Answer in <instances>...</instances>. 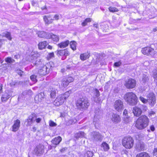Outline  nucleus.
<instances>
[{"label":"nucleus","mask_w":157,"mask_h":157,"mask_svg":"<svg viewBox=\"0 0 157 157\" xmlns=\"http://www.w3.org/2000/svg\"><path fill=\"white\" fill-rule=\"evenodd\" d=\"M149 122V119L146 116L142 115L136 120L135 126L139 129H143L148 126Z\"/></svg>","instance_id":"1"},{"label":"nucleus","mask_w":157,"mask_h":157,"mask_svg":"<svg viewBox=\"0 0 157 157\" xmlns=\"http://www.w3.org/2000/svg\"><path fill=\"white\" fill-rule=\"evenodd\" d=\"M124 98L129 105L134 106L137 103L138 98L136 95L132 92L126 93L124 95Z\"/></svg>","instance_id":"2"},{"label":"nucleus","mask_w":157,"mask_h":157,"mask_svg":"<svg viewBox=\"0 0 157 157\" xmlns=\"http://www.w3.org/2000/svg\"><path fill=\"white\" fill-rule=\"evenodd\" d=\"M90 105L88 99L85 97L80 98L76 103V105L78 109L82 110L86 109Z\"/></svg>","instance_id":"3"},{"label":"nucleus","mask_w":157,"mask_h":157,"mask_svg":"<svg viewBox=\"0 0 157 157\" xmlns=\"http://www.w3.org/2000/svg\"><path fill=\"white\" fill-rule=\"evenodd\" d=\"M52 62H49L45 65H42L38 71L39 74L41 75H45L48 74L49 72L51 67H52Z\"/></svg>","instance_id":"4"},{"label":"nucleus","mask_w":157,"mask_h":157,"mask_svg":"<svg viewBox=\"0 0 157 157\" xmlns=\"http://www.w3.org/2000/svg\"><path fill=\"white\" fill-rule=\"evenodd\" d=\"M123 145L127 149H131L134 145V140L131 137H124L122 140Z\"/></svg>","instance_id":"5"},{"label":"nucleus","mask_w":157,"mask_h":157,"mask_svg":"<svg viewBox=\"0 0 157 157\" xmlns=\"http://www.w3.org/2000/svg\"><path fill=\"white\" fill-rule=\"evenodd\" d=\"M38 35L39 37L43 38L52 39H59L58 36L56 35H54L52 33H47L44 31L38 32Z\"/></svg>","instance_id":"6"},{"label":"nucleus","mask_w":157,"mask_h":157,"mask_svg":"<svg viewBox=\"0 0 157 157\" xmlns=\"http://www.w3.org/2000/svg\"><path fill=\"white\" fill-rule=\"evenodd\" d=\"M136 85V81L134 79L130 78L125 81L124 85L128 89H132L135 88Z\"/></svg>","instance_id":"7"},{"label":"nucleus","mask_w":157,"mask_h":157,"mask_svg":"<svg viewBox=\"0 0 157 157\" xmlns=\"http://www.w3.org/2000/svg\"><path fill=\"white\" fill-rule=\"evenodd\" d=\"M91 139L94 142L101 141L103 136L98 132H93L91 134Z\"/></svg>","instance_id":"8"},{"label":"nucleus","mask_w":157,"mask_h":157,"mask_svg":"<svg viewBox=\"0 0 157 157\" xmlns=\"http://www.w3.org/2000/svg\"><path fill=\"white\" fill-rule=\"evenodd\" d=\"M124 103L121 100H116L114 103V108L115 110L119 112L122 111L124 108Z\"/></svg>","instance_id":"9"},{"label":"nucleus","mask_w":157,"mask_h":157,"mask_svg":"<svg viewBox=\"0 0 157 157\" xmlns=\"http://www.w3.org/2000/svg\"><path fill=\"white\" fill-rule=\"evenodd\" d=\"M44 146L40 144L35 147L34 150V152L37 156H40L44 152Z\"/></svg>","instance_id":"10"},{"label":"nucleus","mask_w":157,"mask_h":157,"mask_svg":"<svg viewBox=\"0 0 157 157\" xmlns=\"http://www.w3.org/2000/svg\"><path fill=\"white\" fill-rule=\"evenodd\" d=\"M147 100L150 104L153 106L156 103L155 95L153 93H149L147 95Z\"/></svg>","instance_id":"11"},{"label":"nucleus","mask_w":157,"mask_h":157,"mask_svg":"<svg viewBox=\"0 0 157 157\" xmlns=\"http://www.w3.org/2000/svg\"><path fill=\"white\" fill-rule=\"evenodd\" d=\"M141 52L144 55H152L154 54V49L150 47H146L143 48Z\"/></svg>","instance_id":"12"},{"label":"nucleus","mask_w":157,"mask_h":157,"mask_svg":"<svg viewBox=\"0 0 157 157\" xmlns=\"http://www.w3.org/2000/svg\"><path fill=\"white\" fill-rule=\"evenodd\" d=\"M135 147L138 151H144L145 149V144L143 142L139 141L136 143Z\"/></svg>","instance_id":"13"},{"label":"nucleus","mask_w":157,"mask_h":157,"mask_svg":"<svg viewBox=\"0 0 157 157\" xmlns=\"http://www.w3.org/2000/svg\"><path fill=\"white\" fill-rule=\"evenodd\" d=\"M36 117V115L34 113H32L30 115L26 120V122H27L26 124L27 126L31 125L35 121L34 118Z\"/></svg>","instance_id":"14"},{"label":"nucleus","mask_w":157,"mask_h":157,"mask_svg":"<svg viewBox=\"0 0 157 157\" xmlns=\"http://www.w3.org/2000/svg\"><path fill=\"white\" fill-rule=\"evenodd\" d=\"M65 100L63 96H59L54 101V104L56 106H59L62 105Z\"/></svg>","instance_id":"15"},{"label":"nucleus","mask_w":157,"mask_h":157,"mask_svg":"<svg viewBox=\"0 0 157 157\" xmlns=\"http://www.w3.org/2000/svg\"><path fill=\"white\" fill-rule=\"evenodd\" d=\"M45 95L43 93H40L36 95L35 98V100L36 103L41 102L45 98Z\"/></svg>","instance_id":"16"},{"label":"nucleus","mask_w":157,"mask_h":157,"mask_svg":"<svg viewBox=\"0 0 157 157\" xmlns=\"http://www.w3.org/2000/svg\"><path fill=\"white\" fill-rule=\"evenodd\" d=\"M20 126V121L18 119L14 121V123L12 127V131L14 132L17 131Z\"/></svg>","instance_id":"17"},{"label":"nucleus","mask_w":157,"mask_h":157,"mask_svg":"<svg viewBox=\"0 0 157 157\" xmlns=\"http://www.w3.org/2000/svg\"><path fill=\"white\" fill-rule=\"evenodd\" d=\"M132 112L135 116L138 117L141 115L142 111L140 108L137 106H135L133 108Z\"/></svg>","instance_id":"18"},{"label":"nucleus","mask_w":157,"mask_h":157,"mask_svg":"<svg viewBox=\"0 0 157 157\" xmlns=\"http://www.w3.org/2000/svg\"><path fill=\"white\" fill-rule=\"evenodd\" d=\"M111 119L112 121L116 123H118L121 121V118L120 116L117 114L113 113L112 115Z\"/></svg>","instance_id":"19"},{"label":"nucleus","mask_w":157,"mask_h":157,"mask_svg":"<svg viewBox=\"0 0 157 157\" xmlns=\"http://www.w3.org/2000/svg\"><path fill=\"white\" fill-rule=\"evenodd\" d=\"M43 18L46 24H49L52 22L53 20L52 18L51 15L44 16Z\"/></svg>","instance_id":"20"},{"label":"nucleus","mask_w":157,"mask_h":157,"mask_svg":"<svg viewBox=\"0 0 157 157\" xmlns=\"http://www.w3.org/2000/svg\"><path fill=\"white\" fill-rule=\"evenodd\" d=\"M61 140V137L60 136H58L54 138L52 140V142L53 144L57 145L59 144Z\"/></svg>","instance_id":"21"},{"label":"nucleus","mask_w":157,"mask_h":157,"mask_svg":"<svg viewBox=\"0 0 157 157\" xmlns=\"http://www.w3.org/2000/svg\"><path fill=\"white\" fill-rule=\"evenodd\" d=\"M90 56V53L87 52L81 54L80 56V58L82 60H84L88 59Z\"/></svg>","instance_id":"22"},{"label":"nucleus","mask_w":157,"mask_h":157,"mask_svg":"<svg viewBox=\"0 0 157 157\" xmlns=\"http://www.w3.org/2000/svg\"><path fill=\"white\" fill-rule=\"evenodd\" d=\"M47 44V42L46 41L40 42L39 43L38 46L39 49L42 50L45 48Z\"/></svg>","instance_id":"23"},{"label":"nucleus","mask_w":157,"mask_h":157,"mask_svg":"<svg viewBox=\"0 0 157 157\" xmlns=\"http://www.w3.org/2000/svg\"><path fill=\"white\" fill-rule=\"evenodd\" d=\"M0 36H2V37H6L8 39H11L12 38L11 36L10 33L8 32L2 33V34H0Z\"/></svg>","instance_id":"24"},{"label":"nucleus","mask_w":157,"mask_h":157,"mask_svg":"<svg viewBox=\"0 0 157 157\" xmlns=\"http://www.w3.org/2000/svg\"><path fill=\"white\" fill-rule=\"evenodd\" d=\"M69 43V41L67 40L65 42H62L58 44V46L61 48H64L67 47Z\"/></svg>","instance_id":"25"},{"label":"nucleus","mask_w":157,"mask_h":157,"mask_svg":"<svg viewBox=\"0 0 157 157\" xmlns=\"http://www.w3.org/2000/svg\"><path fill=\"white\" fill-rule=\"evenodd\" d=\"M136 157H150V156L147 153L143 152L137 154Z\"/></svg>","instance_id":"26"},{"label":"nucleus","mask_w":157,"mask_h":157,"mask_svg":"<svg viewBox=\"0 0 157 157\" xmlns=\"http://www.w3.org/2000/svg\"><path fill=\"white\" fill-rule=\"evenodd\" d=\"M9 96H8V94L5 92V93L2 95L1 99L2 102L5 101L10 98Z\"/></svg>","instance_id":"27"},{"label":"nucleus","mask_w":157,"mask_h":157,"mask_svg":"<svg viewBox=\"0 0 157 157\" xmlns=\"http://www.w3.org/2000/svg\"><path fill=\"white\" fill-rule=\"evenodd\" d=\"M101 146L102 147H103V149L105 151H107L109 148V145L105 142L102 143Z\"/></svg>","instance_id":"28"},{"label":"nucleus","mask_w":157,"mask_h":157,"mask_svg":"<svg viewBox=\"0 0 157 157\" xmlns=\"http://www.w3.org/2000/svg\"><path fill=\"white\" fill-rule=\"evenodd\" d=\"M50 97L52 98H54L56 96V90L55 88H52L51 90Z\"/></svg>","instance_id":"29"},{"label":"nucleus","mask_w":157,"mask_h":157,"mask_svg":"<svg viewBox=\"0 0 157 157\" xmlns=\"http://www.w3.org/2000/svg\"><path fill=\"white\" fill-rule=\"evenodd\" d=\"M76 44L77 43L76 42L74 41H71L70 43V45L71 48L73 50H76Z\"/></svg>","instance_id":"30"},{"label":"nucleus","mask_w":157,"mask_h":157,"mask_svg":"<svg viewBox=\"0 0 157 157\" xmlns=\"http://www.w3.org/2000/svg\"><path fill=\"white\" fill-rule=\"evenodd\" d=\"M85 133L83 132H80L75 134V137L78 139L79 138H82L84 136Z\"/></svg>","instance_id":"31"},{"label":"nucleus","mask_w":157,"mask_h":157,"mask_svg":"<svg viewBox=\"0 0 157 157\" xmlns=\"http://www.w3.org/2000/svg\"><path fill=\"white\" fill-rule=\"evenodd\" d=\"M5 61L7 63L10 64H12L15 62L14 60L10 57L6 58Z\"/></svg>","instance_id":"32"},{"label":"nucleus","mask_w":157,"mask_h":157,"mask_svg":"<svg viewBox=\"0 0 157 157\" xmlns=\"http://www.w3.org/2000/svg\"><path fill=\"white\" fill-rule=\"evenodd\" d=\"M32 94V92L30 90H25L22 93V95L24 96L26 95H31Z\"/></svg>","instance_id":"33"},{"label":"nucleus","mask_w":157,"mask_h":157,"mask_svg":"<svg viewBox=\"0 0 157 157\" xmlns=\"http://www.w3.org/2000/svg\"><path fill=\"white\" fill-rule=\"evenodd\" d=\"M91 18H87L86 19L85 21L82 23V26H84L86 25L87 23L91 22Z\"/></svg>","instance_id":"34"},{"label":"nucleus","mask_w":157,"mask_h":157,"mask_svg":"<svg viewBox=\"0 0 157 157\" xmlns=\"http://www.w3.org/2000/svg\"><path fill=\"white\" fill-rule=\"evenodd\" d=\"M93 155V153L90 151H88L84 155V157H92Z\"/></svg>","instance_id":"35"},{"label":"nucleus","mask_w":157,"mask_h":157,"mask_svg":"<svg viewBox=\"0 0 157 157\" xmlns=\"http://www.w3.org/2000/svg\"><path fill=\"white\" fill-rule=\"evenodd\" d=\"M65 50H61L59 51H58L57 53V54L58 56H64V55H65Z\"/></svg>","instance_id":"36"},{"label":"nucleus","mask_w":157,"mask_h":157,"mask_svg":"<svg viewBox=\"0 0 157 157\" xmlns=\"http://www.w3.org/2000/svg\"><path fill=\"white\" fill-rule=\"evenodd\" d=\"M99 116H95L94 119V123L95 125H96L99 122V119L98 118Z\"/></svg>","instance_id":"37"},{"label":"nucleus","mask_w":157,"mask_h":157,"mask_svg":"<svg viewBox=\"0 0 157 157\" xmlns=\"http://www.w3.org/2000/svg\"><path fill=\"white\" fill-rule=\"evenodd\" d=\"M69 84V83L65 78L62 81L61 83V85L62 86L66 87Z\"/></svg>","instance_id":"38"},{"label":"nucleus","mask_w":157,"mask_h":157,"mask_svg":"<svg viewBox=\"0 0 157 157\" xmlns=\"http://www.w3.org/2000/svg\"><path fill=\"white\" fill-rule=\"evenodd\" d=\"M109 11L112 12H118V9L116 7H110L109 8Z\"/></svg>","instance_id":"39"},{"label":"nucleus","mask_w":157,"mask_h":157,"mask_svg":"<svg viewBox=\"0 0 157 157\" xmlns=\"http://www.w3.org/2000/svg\"><path fill=\"white\" fill-rule=\"evenodd\" d=\"M10 97H11L13 95V91L12 90H6L5 91Z\"/></svg>","instance_id":"40"},{"label":"nucleus","mask_w":157,"mask_h":157,"mask_svg":"<svg viewBox=\"0 0 157 157\" xmlns=\"http://www.w3.org/2000/svg\"><path fill=\"white\" fill-rule=\"evenodd\" d=\"M148 79L147 76L145 74H143L142 78V81L143 82H146Z\"/></svg>","instance_id":"41"},{"label":"nucleus","mask_w":157,"mask_h":157,"mask_svg":"<svg viewBox=\"0 0 157 157\" xmlns=\"http://www.w3.org/2000/svg\"><path fill=\"white\" fill-rule=\"evenodd\" d=\"M33 63L36 66L40 65L41 66L42 65L41 61L40 59L35 61H33Z\"/></svg>","instance_id":"42"},{"label":"nucleus","mask_w":157,"mask_h":157,"mask_svg":"<svg viewBox=\"0 0 157 157\" xmlns=\"http://www.w3.org/2000/svg\"><path fill=\"white\" fill-rule=\"evenodd\" d=\"M49 126L51 127H55L57 125V124L52 121L50 120L48 122Z\"/></svg>","instance_id":"43"},{"label":"nucleus","mask_w":157,"mask_h":157,"mask_svg":"<svg viewBox=\"0 0 157 157\" xmlns=\"http://www.w3.org/2000/svg\"><path fill=\"white\" fill-rule=\"evenodd\" d=\"M94 92L95 96H96L97 98H98L100 96V92L97 89H94Z\"/></svg>","instance_id":"44"},{"label":"nucleus","mask_w":157,"mask_h":157,"mask_svg":"<svg viewBox=\"0 0 157 157\" xmlns=\"http://www.w3.org/2000/svg\"><path fill=\"white\" fill-rule=\"evenodd\" d=\"M75 122L73 119L69 120L67 122L66 124L68 126L71 125L73 124H74Z\"/></svg>","instance_id":"45"},{"label":"nucleus","mask_w":157,"mask_h":157,"mask_svg":"<svg viewBox=\"0 0 157 157\" xmlns=\"http://www.w3.org/2000/svg\"><path fill=\"white\" fill-rule=\"evenodd\" d=\"M140 100L143 103H146L148 102V100L142 96H140L139 98Z\"/></svg>","instance_id":"46"},{"label":"nucleus","mask_w":157,"mask_h":157,"mask_svg":"<svg viewBox=\"0 0 157 157\" xmlns=\"http://www.w3.org/2000/svg\"><path fill=\"white\" fill-rule=\"evenodd\" d=\"M70 95V93L69 92H65L63 96H62L66 100Z\"/></svg>","instance_id":"47"},{"label":"nucleus","mask_w":157,"mask_h":157,"mask_svg":"<svg viewBox=\"0 0 157 157\" xmlns=\"http://www.w3.org/2000/svg\"><path fill=\"white\" fill-rule=\"evenodd\" d=\"M36 76L35 75H31L30 77V79L34 82H36Z\"/></svg>","instance_id":"48"},{"label":"nucleus","mask_w":157,"mask_h":157,"mask_svg":"<svg viewBox=\"0 0 157 157\" xmlns=\"http://www.w3.org/2000/svg\"><path fill=\"white\" fill-rule=\"evenodd\" d=\"M66 80H67L69 83L70 82H73L74 80V79L71 77H68L66 79Z\"/></svg>","instance_id":"49"},{"label":"nucleus","mask_w":157,"mask_h":157,"mask_svg":"<svg viewBox=\"0 0 157 157\" xmlns=\"http://www.w3.org/2000/svg\"><path fill=\"white\" fill-rule=\"evenodd\" d=\"M20 83V82L17 81V82H13L12 81L11 82L10 84V86H14L16 85V84H19Z\"/></svg>","instance_id":"50"},{"label":"nucleus","mask_w":157,"mask_h":157,"mask_svg":"<svg viewBox=\"0 0 157 157\" xmlns=\"http://www.w3.org/2000/svg\"><path fill=\"white\" fill-rule=\"evenodd\" d=\"M121 61H119L115 63L114 65L115 67H119L121 65Z\"/></svg>","instance_id":"51"},{"label":"nucleus","mask_w":157,"mask_h":157,"mask_svg":"<svg viewBox=\"0 0 157 157\" xmlns=\"http://www.w3.org/2000/svg\"><path fill=\"white\" fill-rule=\"evenodd\" d=\"M154 78L155 80H157V70L154 72Z\"/></svg>","instance_id":"52"},{"label":"nucleus","mask_w":157,"mask_h":157,"mask_svg":"<svg viewBox=\"0 0 157 157\" xmlns=\"http://www.w3.org/2000/svg\"><path fill=\"white\" fill-rule=\"evenodd\" d=\"M153 155L155 156L157 154V147L154 148L153 152Z\"/></svg>","instance_id":"53"},{"label":"nucleus","mask_w":157,"mask_h":157,"mask_svg":"<svg viewBox=\"0 0 157 157\" xmlns=\"http://www.w3.org/2000/svg\"><path fill=\"white\" fill-rule=\"evenodd\" d=\"M53 20H58L59 19V16L58 15L56 14L53 17Z\"/></svg>","instance_id":"54"},{"label":"nucleus","mask_w":157,"mask_h":157,"mask_svg":"<svg viewBox=\"0 0 157 157\" xmlns=\"http://www.w3.org/2000/svg\"><path fill=\"white\" fill-rule=\"evenodd\" d=\"M17 73L18 75L21 76L22 75V74L23 73V72L20 70H19L17 71Z\"/></svg>","instance_id":"55"},{"label":"nucleus","mask_w":157,"mask_h":157,"mask_svg":"<svg viewBox=\"0 0 157 157\" xmlns=\"http://www.w3.org/2000/svg\"><path fill=\"white\" fill-rule=\"evenodd\" d=\"M148 113L150 116H151L152 115H155V113L153 111H150Z\"/></svg>","instance_id":"56"},{"label":"nucleus","mask_w":157,"mask_h":157,"mask_svg":"<svg viewBox=\"0 0 157 157\" xmlns=\"http://www.w3.org/2000/svg\"><path fill=\"white\" fill-rule=\"evenodd\" d=\"M150 129L151 131H155V128L154 125H151L150 126Z\"/></svg>","instance_id":"57"},{"label":"nucleus","mask_w":157,"mask_h":157,"mask_svg":"<svg viewBox=\"0 0 157 157\" xmlns=\"http://www.w3.org/2000/svg\"><path fill=\"white\" fill-rule=\"evenodd\" d=\"M94 101L96 102H99L101 101V100L100 99V98H98L97 100L96 98H95L94 99Z\"/></svg>","instance_id":"58"},{"label":"nucleus","mask_w":157,"mask_h":157,"mask_svg":"<svg viewBox=\"0 0 157 157\" xmlns=\"http://www.w3.org/2000/svg\"><path fill=\"white\" fill-rule=\"evenodd\" d=\"M49 57L51 58H52V57H54V54L53 52L50 53L49 54Z\"/></svg>","instance_id":"59"},{"label":"nucleus","mask_w":157,"mask_h":157,"mask_svg":"<svg viewBox=\"0 0 157 157\" xmlns=\"http://www.w3.org/2000/svg\"><path fill=\"white\" fill-rule=\"evenodd\" d=\"M41 118H38L36 119V121L37 123L40 122L41 121Z\"/></svg>","instance_id":"60"},{"label":"nucleus","mask_w":157,"mask_h":157,"mask_svg":"<svg viewBox=\"0 0 157 157\" xmlns=\"http://www.w3.org/2000/svg\"><path fill=\"white\" fill-rule=\"evenodd\" d=\"M2 85L0 83V93L2 92Z\"/></svg>","instance_id":"61"},{"label":"nucleus","mask_w":157,"mask_h":157,"mask_svg":"<svg viewBox=\"0 0 157 157\" xmlns=\"http://www.w3.org/2000/svg\"><path fill=\"white\" fill-rule=\"evenodd\" d=\"M65 55H64V56H68L69 55V52H68L67 51H65Z\"/></svg>","instance_id":"62"},{"label":"nucleus","mask_w":157,"mask_h":157,"mask_svg":"<svg viewBox=\"0 0 157 157\" xmlns=\"http://www.w3.org/2000/svg\"><path fill=\"white\" fill-rule=\"evenodd\" d=\"M41 8L42 10H44L46 9V6L44 5L43 6L41 7Z\"/></svg>","instance_id":"63"},{"label":"nucleus","mask_w":157,"mask_h":157,"mask_svg":"<svg viewBox=\"0 0 157 157\" xmlns=\"http://www.w3.org/2000/svg\"><path fill=\"white\" fill-rule=\"evenodd\" d=\"M156 31H157V27H155L154 28H153L152 29V32H156Z\"/></svg>","instance_id":"64"}]
</instances>
